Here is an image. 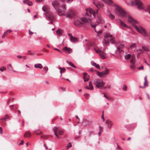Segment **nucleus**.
Here are the masks:
<instances>
[{
	"mask_svg": "<svg viewBox=\"0 0 150 150\" xmlns=\"http://www.w3.org/2000/svg\"><path fill=\"white\" fill-rule=\"evenodd\" d=\"M127 21L129 23L132 24V25L136 30L144 37H146L150 35V32L147 31L146 30L141 26H138L137 24H138V21L133 19L131 16H128Z\"/></svg>",
	"mask_w": 150,
	"mask_h": 150,
	"instance_id": "f257e3e1",
	"label": "nucleus"
},
{
	"mask_svg": "<svg viewBox=\"0 0 150 150\" xmlns=\"http://www.w3.org/2000/svg\"><path fill=\"white\" fill-rule=\"evenodd\" d=\"M91 20L87 18L80 17L76 16L74 19V23L76 26L78 27H81L84 24L90 23Z\"/></svg>",
	"mask_w": 150,
	"mask_h": 150,
	"instance_id": "f03ea898",
	"label": "nucleus"
},
{
	"mask_svg": "<svg viewBox=\"0 0 150 150\" xmlns=\"http://www.w3.org/2000/svg\"><path fill=\"white\" fill-rule=\"evenodd\" d=\"M52 4L59 16H61L62 15H65L64 14L65 13L64 11L66 9L65 8V5L63 4L62 6H60V7H62L63 9V11H62L60 9L57 8L59 4V2L57 0L53 1L52 2Z\"/></svg>",
	"mask_w": 150,
	"mask_h": 150,
	"instance_id": "7ed1b4c3",
	"label": "nucleus"
},
{
	"mask_svg": "<svg viewBox=\"0 0 150 150\" xmlns=\"http://www.w3.org/2000/svg\"><path fill=\"white\" fill-rule=\"evenodd\" d=\"M42 9L45 12V15L47 19L51 21L54 19L55 16L50 12V8L48 6H43L42 8Z\"/></svg>",
	"mask_w": 150,
	"mask_h": 150,
	"instance_id": "20e7f679",
	"label": "nucleus"
},
{
	"mask_svg": "<svg viewBox=\"0 0 150 150\" xmlns=\"http://www.w3.org/2000/svg\"><path fill=\"white\" fill-rule=\"evenodd\" d=\"M94 83L96 86L101 89H105L107 88L106 87H104L105 83L102 80L96 79L94 80Z\"/></svg>",
	"mask_w": 150,
	"mask_h": 150,
	"instance_id": "39448f33",
	"label": "nucleus"
},
{
	"mask_svg": "<svg viewBox=\"0 0 150 150\" xmlns=\"http://www.w3.org/2000/svg\"><path fill=\"white\" fill-rule=\"evenodd\" d=\"M52 129L54 132V134L58 138H60L58 135H62L64 133L63 130H59L58 127H53Z\"/></svg>",
	"mask_w": 150,
	"mask_h": 150,
	"instance_id": "423d86ee",
	"label": "nucleus"
},
{
	"mask_svg": "<svg viewBox=\"0 0 150 150\" xmlns=\"http://www.w3.org/2000/svg\"><path fill=\"white\" fill-rule=\"evenodd\" d=\"M116 9L118 11V14L122 18L127 17V14L124 10L120 7H116Z\"/></svg>",
	"mask_w": 150,
	"mask_h": 150,
	"instance_id": "0eeeda50",
	"label": "nucleus"
},
{
	"mask_svg": "<svg viewBox=\"0 0 150 150\" xmlns=\"http://www.w3.org/2000/svg\"><path fill=\"white\" fill-rule=\"evenodd\" d=\"M112 36L108 33H106L105 35L103 41V43L105 46H107L109 44V38H110Z\"/></svg>",
	"mask_w": 150,
	"mask_h": 150,
	"instance_id": "6e6552de",
	"label": "nucleus"
},
{
	"mask_svg": "<svg viewBox=\"0 0 150 150\" xmlns=\"http://www.w3.org/2000/svg\"><path fill=\"white\" fill-rule=\"evenodd\" d=\"M94 49L96 53L99 54L101 59H103L107 58L106 54L104 51L98 49L97 47H94Z\"/></svg>",
	"mask_w": 150,
	"mask_h": 150,
	"instance_id": "1a4fd4ad",
	"label": "nucleus"
},
{
	"mask_svg": "<svg viewBox=\"0 0 150 150\" xmlns=\"http://www.w3.org/2000/svg\"><path fill=\"white\" fill-rule=\"evenodd\" d=\"M109 70L108 69H106L105 71L102 72H99L98 71L97 72V74L100 77H102L104 76L105 75H107L108 74Z\"/></svg>",
	"mask_w": 150,
	"mask_h": 150,
	"instance_id": "9d476101",
	"label": "nucleus"
},
{
	"mask_svg": "<svg viewBox=\"0 0 150 150\" xmlns=\"http://www.w3.org/2000/svg\"><path fill=\"white\" fill-rule=\"evenodd\" d=\"M135 4L137 6L138 8L139 9L143 8V4L142 1L140 0H135Z\"/></svg>",
	"mask_w": 150,
	"mask_h": 150,
	"instance_id": "9b49d317",
	"label": "nucleus"
},
{
	"mask_svg": "<svg viewBox=\"0 0 150 150\" xmlns=\"http://www.w3.org/2000/svg\"><path fill=\"white\" fill-rule=\"evenodd\" d=\"M120 24V28L122 29L126 30L127 28H129V26L124 23L122 21L120 20L119 21Z\"/></svg>",
	"mask_w": 150,
	"mask_h": 150,
	"instance_id": "f8f14e48",
	"label": "nucleus"
},
{
	"mask_svg": "<svg viewBox=\"0 0 150 150\" xmlns=\"http://www.w3.org/2000/svg\"><path fill=\"white\" fill-rule=\"evenodd\" d=\"M96 15H97L96 18L97 22L98 23H104V20L101 17V16L98 13V12H97Z\"/></svg>",
	"mask_w": 150,
	"mask_h": 150,
	"instance_id": "ddd939ff",
	"label": "nucleus"
},
{
	"mask_svg": "<svg viewBox=\"0 0 150 150\" xmlns=\"http://www.w3.org/2000/svg\"><path fill=\"white\" fill-rule=\"evenodd\" d=\"M86 11L87 12H89L90 14H92L93 16L95 18L96 17V14L97 12L96 13L94 11L93 9L89 8L86 9ZM97 12H98V11H97Z\"/></svg>",
	"mask_w": 150,
	"mask_h": 150,
	"instance_id": "4468645a",
	"label": "nucleus"
},
{
	"mask_svg": "<svg viewBox=\"0 0 150 150\" xmlns=\"http://www.w3.org/2000/svg\"><path fill=\"white\" fill-rule=\"evenodd\" d=\"M91 27L94 28V30L98 34H100L102 33V30H100L99 31H97V29L96 28H95L96 27V26L97 25L96 24H91Z\"/></svg>",
	"mask_w": 150,
	"mask_h": 150,
	"instance_id": "2eb2a0df",
	"label": "nucleus"
},
{
	"mask_svg": "<svg viewBox=\"0 0 150 150\" xmlns=\"http://www.w3.org/2000/svg\"><path fill=\"white\" fill-rule=\"evenodd\" d=\"M62 50L68 52V53L69 54L71 53L72 52V50L70 48L68 47H64L63 48Z\"/></svg>",
	"mask_w": 150,
	"mask_h": 150,
	"instance_id": "dca6fc26",
	"label": "nucleus"
},
{
	"mask_svg": "<svg viewBox=\"0 0 150 150\" xmlns=\"http://www.w3.org/2000/svg\"><path fill=\"white\" fill-rule=\"evenodd\" d=\"M83 78L84 79V81L86 82L89 79V76L86 73H83Z\"/></svg>",
	"mask_w": 150,
	"mask_h": 150,
	"instance_id": "f3484780",
	"label": "nucleus"
},
{
	"mask_svg": "<svg viewBox=\"0 0 150 150\" xmlns=\"http://www.w3.org/2000/svg\"><path fill=\"white\" fill-rule=\"evenodd\" d=\"M107 14L111 20H113L115 18V16L108 10L107 11Z\"/></svg>",
	"mask_w": 150,
	"mask_h": 150,
	"instance_id": "a211bd4d",
	"label": "nucleus"
},
{
	"mask_svg": "<svg viewBox=\"0 0 150 150\" xmlns=\"http://www.w3.org/2000/svg\"><path fill=\"white\" fill-rule=\"evenodd\" d=\"M75 15L74 12L71 11L67 15V17L68 18H71Z\"/></svg>",
	"mask_w": 150,
	"mask_h": 150,
	"instance_id": "6ab92c4d",
	"label": "nucleus"
},
{
	"mask_svg": "<svg viewBox=\"0 0 150 150\" xmlns=\"http://www.w3.org/2000/svg\"><path fill=\"white\" fill-rule=\"evenodd\" d=\"M91 64L92 65L96 67L98 69H100V67L99 64H97L93 61H91Z\"/></svg>",
	"mask_w": 150,
	"mask_h": 150,
	"instance_id": "aec40b11",
	"label": "nucleus"
},
{
	"mask_svg": "<svg viewBox=\"0 0 150 150\" xmlns=\"http://www.w3.org/2000/svg\"><path fill=\"white\" fill-rule=\"evenodd\" d=\"M70 40L72 42H78V39L74 36H73Z\"/></svg>",
	"mask_w": 150,
	"mask_h": 150,
	"instance_id": "412c9836",
	"label": "nucleus"
},
{
	"mask_svg": "<svg viewBox=\"0 0 150 150\" xmlns=\"http://www.w3.org/2000/svg\"><path fill=\"white\" fill-rule=\"evenodd\" d=\"M106 123L107 124L108 127L109 128H110L112 125L111 121L110 120H108L106 121Z\"/></svg>",
	"mask_w": 150,
	"mask_h": 150,
	"instance_id": "4be33fe9",
	"label": "nucleus"
},
{
	"mask_svg": "<svg viewBox=\"0 0 150 150\" xmlns=\"http://www.w3.org/2000/svg\"><path fill=\"white\" fill-rule=\"evenodd\" d=\"M34 67L36 68L39 69H42L43 68V66L41 64H36L34 65Z\"/></svg>",
	"mask_w": 150,
	"mask_h": 150,
	"instance_id": "5701e85b",
	"label": "nucleus"
},
{
	"mask_svg": "<svg viewBox=\"0 0 150 150\" xmlns=\"http://www.w3.org/2000/svg\"><path fill=\"white\" fill-rule=\"evenodd\" d=\"M123 51L122 49V47L119 46L117 47L116 51L117 54H120Z\"/></svg>",
	"mask_w": 150,
	"mask_h": 150,
	"instance_id": "b1692460",
	"label": "nucleus"
},
{
	"mask_svg": "<svg viewBox=\"0 0 150 150\" xmlns=\"http://www.w3.org/2000/svg\"><path fill=\"white\" fill-rule=\"evenodd\" d=\"M31 134L29 131L26 132L24 135V137H29L31 136Z\"/></svg>",
	"mask_w": 150,
	"mask_h": 150,
	"instance_id": "393cba45",
	"label": "nucleus"
},
{
	"mask_svg": "<svg viewBox=\"0 0 150 150\" xmlns=\"http://www.w3.org/2000/svg\"><path fill=\"white\" fill-rule=\"evenodd\" d=\"M62 30L61 29H58L56 31V33L58 35H61L62 33Z\"/></svg>",
	"mask_w": 150,
	"mask_h": 150,
	"instance_id": "a878e982",
	"label": "nucleus"
},
{
	"mask_svg": "<svg viewBox=\"0 0 150 150\" xmlns=\"http://www.w3.org/2000/svg\"><path fill=\"white\" fill-rule=\"evenodd\" d=\"M66 62L70 66L75 68H76V67L71 62L68 61H67Z\"/></svg>",
	"mask_w": 150,
	"mask_h": 150,
	"instance_id": "bb28decb",
	"label": "nucleus"
},
{
	"mask_svg": "<svg viewBox=\"0 0 150 150\" xmlns=\"http://www.w3.org/2000/svg\"><path fill=\"white\" fill-rule=\"evenodd\" d=\"M146 11L148 12L150 14V6H147L145 8Z\"/></svg>",
	"mask_w": 150,
	"mask_h": 150,
	"instance_id": "cd10ccee",
	"label": "nucleus"
},
{
	"mask_svg": "<svg viewBox=\"0 0 150 150\" xmlns=\"http://www.w3.org/2000/svg\"><path fill=\"white\" fill-rule=\"evenodd\" d=\"M142 48L145 51H149V48L146 46H143L142 47Z\"/></svg>",
	"mask_w": 150,
	"mask_h": 150,
	"instance_id": "c85d7f7f",
	"label": "nucleus"
},
{
	"mask_svg": "<svg viewBox=\"0 0 150 150\" xmlns=\"http://www.w3.org/2000/svg\"><path fill=\"white\" fill-rule=\"evenodd\" d=\"M9 119L8 116V115H6L5 118H1L0 120L2 122H3V120L5 121L7 119Z\"/></svg>",
	"mask_w": 150,
	"mask_h": 150,
	"instance_id": "c756f323",
	"label": "nucleus"
},
{
	"mask_svg": "<svg viewBox=\"0 0 150 150\" xmlns=\"http://www.w3.org/2000/svg\"><path fill=\"white\" fill-rule=\"evenodd\" d=\"M131 54H127L125 56V58L126 60H128L131 57Z\"/></svg>",
	"mask_w": 150,
	"mask_h": 150,
	"instance_id": "7c9ffc66",
	"label": "nucleus"
},
{
	"mask_svg": "<svg viewBox=\"0 0 150 150\" xmlns=\"http://www.w3.org/2000/svg\"><path fill=\"white\" fill-rule=\"evenodd\" d=\"M126 4L129 6H133L134 5V2L133 1H131L129 2H126Z\"/></svg>",
	"mask_w": 150,
	"mask_h": 150,
	"instance_id": "2f4dec72",
	"label": "nucleus"
},
{
	"mask_svg": "<svg viewBox=\"0 0 150 150\" xmlns=\"http://www.w3.org/2000/svg\"><path fill=\"white\" fill-rule=\"evenodd\" d=\"M135 56L134 55H132L131 57V59L130 61V63L135 62L134 61L135 60Z\"/></svg>",
	"mask_w": 150,
	"mask_h": 150,
	"instance_id": "473e14b6",
	"label": "nucleus"
},
{
	"mask_svg": "<svg viewBox=\"0 0 150 150\" xmlns=\"http://www.w3.org/2000/svg\"><path fill=\"white\" fill-rule=\"evenodd\" d=\"M132 64L130 66V68L133 69H135V62L131 63Z\"/></svg>",
	"mask_w": 150,
	"mask_h": 150,
	"instance_id": "72a5a7b5",
	"label": "nucleus"
},
{
	"mask_svg": "<svg viewBox=\"0 0 150 150\" xmlns=\"http://www.w3.org/2000/svg\"><path fill=\"white\" fill-rule=\"evenodd\" d=\"M89 90H92L93 89V86L91 82H90L89 83Z\"/></svg>",
	"mask_w": 150,
	"mask_h": 150,
	"instance_id": "f704fd0d",
	"label": "nucleus"
},
{
	"mask_svg": "<svg viewBox=\"0 0 150 150\" xmlns=\"http://www.w3.org/2000/svg\"><path fill=\"white\" fill-rule=\"evenodd\" d=\"M109 40H110V42L112 43H114L115 42L114 39L112 38V36L110 38H109Z\"/></svg>",
	"mask_w": 150,
	"mask_h": 150,
	"instance_id": "c9c22d12",
	"label": "nucleus"
},
{
	"mask_svg": "<svg viewBox=\"0 0 150 150\" xmlns=\"http://www.w3.org/2000/svg\"><path fill=\"white\" fill-rule=\"evenodd\" d=\"M130 47L132 49L136 48V44L135 43H133L131 45Z\"/></svg>",
	"mask_w": 150,
	"mask_h": 150,
	"instance_id": "e433bc0d",
	"label": "nucleus"
},
{
	"mask_svg": "<svg viewBox=\"0 0 150 150\" xmlns=\"http://www.w3.org/2000/svg\"><path fill=\"white\" fill-rule=\"evenodd\" d=\"M85 98L86 100L88 99L89 97V94L88 93H86L84 94Z\"/></svg>",
	"mask_w": 150,
	"mask_h": 150,
	"instance_id": "4c0bfd02",
	"label": "nucleus"
},
{
	"mask_svg": "<svg viewBox=\"0 0 150 150\" xmlns=\"http://www.w3.org/2000/svg\"><path fill=\"white\" fill-rule=\"evenodd\" d=\"M8 69L10 70H12L13 68L11 64H9L8 65Z\"/></svg>",
	"mask_w": 150,
	"mask_h": 150,
	"instance_id": "58836bf2",
	"label": "nucleus"
},
{
	"mask_svg": "<svg viewBox=\"0 0 150 150\" xmlns=\"http://www.w3.org/2000/svg\"><path fill=\"white\" fill-rule=\"evenodd\" d=\"M28 2L26 3V4H27L29 6H31L33 4V3L32 2L29 1H28Z\"/></svg>",
	"mask_w": 150,
	"mask_h": 150,
	"instance_id": "ea45409f",
	"label": "nucleus"
},
{
	"mask_svg": "<svg viewBox=\"0 0 150 150\" xmlns=\"http://www.w3.org/2000/svg\"><path fill=\"white\" fill-rule=\"evenodd\" d=\"M6 69V68L4 67H1L0 68V70L1 71H3L4 70H5Z\"/></svg>",
	"mask_w": 150,
	"mask_h": 150,
	"instance_id": "a19ab883",
	"label": "nucleus"
},
{
	"mask_svg": "<svg viewBox=\"0 0 150 150\" xmlns=\"http://www.w3.org/2000/svg\"><path fill=\"white\" fill-rule=\"evenodd\" d=\"M71 145L70 142L68 144L67 146L66 149H68L71 146Z\"/></svg>",
	"mask_w": 150,
	"mask_h": 150,
	"instance_id": "79ce46f5",
	"label": "nucleus"
},
{
	"mask_svg": "<svg viewBox=\"0 0 150 150\" xmlns=\"http://www.w3.org/2000/svg\"><path fill=\"white\" fill-rule=\"evenodd\" d=\"M98 5L100 8H102L103 6V4L101 3H99Z\"/></svg>",
	"mask_w": 150,
	"mask_h": 150,
	"instance_id": "37998d69",
	"label": "nucleus"
},
{
	"mask_svg": "<svg viewBox=\"0 0 150 150\" xmlns=\"http://www.w3.org/2000/svg\"><path fill=\"white\" fill-rule=\"evenodd\" d=\"M127 86L125 84L123 85V87L122 88V89L123 90H127Z\"/></svg>",
	"mask_w": 150,
	"mask_h": 150,
	"instance_id": "c03bdc74",
	"label": "nucleus"
},
{
	"mask_svg": "<svg viewBox=\"0 0 150 150\" xmlns=\"http://www.w3.org/2000/svg\"><path fill=\"white\" fill-rule=\"evenodd\" d=\"M14 105H11L9 106V107L10 108L11 110H13Z\"/></svg>",
	"mask_w": 150,
	"mask_h": 150,
	"instance_id": "a18cd8bd",
	"label": "nucleus"
},
{
	"mask_svg": "<svg viewBox=\"0 0 150 150\" xmlns=\"http://www.w3.org/2000/svg\"><path fill=\"white\" fill-rule=\"evenodd\" d=\"M47 138V136L45 135H42L41 137V138L43 139H46Z\"/></svg>",
	"mask_w": 150,
	"mask_h": 150,
	"instance_id": "49530a36",
	"label": "nucleus"
},
{
	"mask_svg": "<svg viewBox=\"0 0 150 150\" xmlns=\"http://www.w3.org/2000/svg\"><path fill=\"white\" fill-rule=\"evenodd\" d=\"M148 85L147 81H144V86H147Z\"/></svg>",
	"mask_w": 150,
	"mask_h": 150,
	"instance_id": "de8ad7c7",
	"label": "nucleus"
},
{
	"mask_svg": "<svg viewBox=\"0 0 150 150\" xmlns=\"http://www.w3.org/2000/svg\"><path fill=\"white\" fill-rule=\"evenodd\" d=\"M66 69H65V68L64 67H63V68H62V72H65L66 71Z\"/></svg>",
	"mask_w": 150,
	"mask_h": 150,
	"instance_id": "09e8293b",
	"label": "nucleus"
},
{
	"mask_svg": "<svg viewBox=\"0 0 150 150\" xmlns=\"http://www.w3.org/2000/svg\"><path fill=\"white\" fill-rule=\"evenodd\" d=\"M138 69L139 70L142 69L143 70L144 69V67L142 66H141L140 67H139L138 68Z\"/></svg>",
	"mask_w": 150,
	"mask_h": 150,
	"instance_id": "8fccbe9b",
	"label": "nucleus"
},
{
	"mask_svg": "<svg viewBox=\"0 0 150 150\" xmlns=\"http://www.w3.org/2000/svg\"><path fill=\"white\" fill-rule=\"evenodd\" d=\"M68 35L70 37V39L73 37V36L71 34L68 33Z\"/></svg>",
	"mask_w": 150,
	"mask_h": 150,
	"instance_id": "3c124183",
	"label": "nucleus"
},
{
	"mask_svg": "<svg viewBox=\"0 0 150 150\" xmlns=\"http://www.w3.org/2000/svg\"><path fill=\"white\" fill-rule=\"evenodd\" d=\"M59 69L60 70V72L61 74V76H62V68L61 67H59Z\"/></svg>",
	"mask_w": 150,
	"mask_h": 150,
	"instance_id": "603ef678",
	"label": "nucleus"
},
{
	"mask_svg": "<svg viewBox=\"0 0 150 150\" xmlns=\"http://www.w3.org/2000/svg\"><path fill=\"white\" fill-rule=\"evenodd\" d=\"M73 0H66L67 2L68 3H70Z\"/></svg>",
	"mask_w": 150,
	"mask_h": 150,
	"instance_id": "864d4df0",
	"label": "nucleus"
},
{
	"mask_svg": "<svg viewBox=\"0 0 150 150\" xmlns=\"http://www.w3.org/2000/svg\"><path fill=\"white\" fill-rule=\"evenodd\" d=\"M11 31H12L11 30H7L6 32L8 33H11Z\"/></svg>",
	"mask_w": 150,
	"mask_h": 150,
	"instance_id": "5fc2aeb1",
	"label": "nucleus"
},
{
	"mask_svg": "<svg viewBox=\"0 0 150 150\" xmlns=\"http://www.w3.org/2000/svg\"><path fill=\"white\" fill-rule=\"evenodd\" d=\"M44 69L46 71V72H47V71H48V68L47 67H44Z\"/></svg>",
	"mask_w": 150,
	"mask_h": 150,
	"instance_id": "6e6d98bb",
	"label": "nucleus"
},
{
	"mask_svg": "<svg viewBox=\"0 0 150 150\" xmlns=\"http://www.w3.org/2000/svg\"><path fill=\"white\" fill-rule=\"evenodd\" d=\"M23 143H24L23 141H22L21 142H20V143H19V145H21L23 144Z\"/></svg>",
	"mask_w": 150,
	"mask_h": 150,
	"instance_id": "4d7b16f0",
	"label": "nucleus"
},
{
	"mask_svg": "<svg viewBox=\"0 0 150 150\" xmlns=\"http://www.w3.org/2000/svg\"><path fill=\"white\" fill-rule=\"evenodd\" d=\"M3 132L2 131V128L1 127H0V133L1 134H2Z\"/></svg>",
	"mask_w": 150,
	"mask_h": 150,
	"instance_id": "13d9d810",
	"label": "nucleus"
},
{
	"mask_svg": "<svg viewBox=\"0 0 150 150\" xmlns=\"http://www.w3.org/2000/svg\"><path fill=\"white\" fill-rule=\"evenodd\" d=\"M42 134H43V132H40L39 133H36V134H37L38 135Z\"/></svg>",
	"mask_w": 150,
	"mask_h": 150,
	"instance_id": "bf43d9fd",
	"label": "nucleus"
},
{
	"mask_svg": "<svg viewBox=\"0 0 150 150\" xmlns=\"http://www.w3.org/2000/svg\"><path fill=\"white\" fill-rule=\"evenodd\" d=\"M37 2H41L43 1V0H36Z\"/></svg>",
	"mask_w": 150,
	"mask_h": 150,
	"instance_id": "052dcab7",
	"label": "nucleus"
},
{
	"mask_svg": "<svg viewBox=\"0 0 150 150\" xmlns=\"http://www.w3.org/2000/svg\"><path fill=\"white\" fill-rule=\"evenodd\" d=\"M29 34L30 35H31L33 34V33L32 32H31L30 30H29Z\"/></svg>",
	"mask_w": 150,
	"mask_h": 150,
	"instance_id": "680f3d73",
	"label": "nucleus"
},
{
	"mask_svg": "<svg viewBox=\"0 0 150 150\" xmlns=\"http://www.w3.org/2000/svg\"><path fill=\"white\" fill-rule=\"evenodd\" d=\"M28 1V0H24L23 1V2L25 4H26V1Z\"/></svg>",
	"mask_w": 150,
	"mask_h": 150,
	"instance_id": "e2e57ef3",
	"label": "nucleus"
},
{
	"mask_svg": "<svg viewBox=\"0 0 150 150\" xmlns=\"http://www.w3.org/2000/svg\"><path fill=\"white\" fill-rule=\"evenodd\" d=\"M144 62L145 63L148 65L150 66V65L146 61H145Z\"/></svg>",
	"mask_w": 150,
	"mask_h": 150,
	"instance_id": "0e129e2a",
	"label": "nucleus"
},
{
	"mask_svg": "<svg viewBox=\"0 0 150 150\" xmlns=\"http://www.w3.org/2000/svg\"><path fill=\"white\" fill-rule=\"evenodd\" d=\"M144 79V81H147V76H146L145 77Z\"/></svg>",
	"mask_w": 150,
	"mask_h": 150,
	"instance_id": "69168bd1",
	"label": "nucleus"
},
{
	"mask_svg": "<svg viewBox=\"0 0 150 150\" xmlns=\"http://www.w3.org/2000/svg\"><path fill=\"white\" fill-rule=\"evenodd\" d=\"M54 49L55 50H57V51H58L59 52H60V51L58 49H57L56 48H55Z\"/></svg>",
	"mask_w": 150,
	"mask_h": 150,
	"instance_id": "338daca9",
	"label": "nucleus"
},
{
	"mask_svg": "<svg viewBox=\"0 0 150 150\" xmlns=\"http://www.w3.org/2000/svg\"><path fill=\"white\" fill-rule=\"evenodd\" d=\"M85 88L87 89H89V88L88 87V86H85Z\"/></svg>",
	"mask_w": 150,
	"mask_h": 150,
	"instance_id": "774afa93",
	"label": "nucleus"
}]
</instances>
